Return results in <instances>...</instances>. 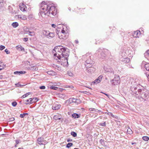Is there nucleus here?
<instances>
[{
    "label": "nucleus",
    "instance_id": "1",
    "mask_svg": "<svg viewBox=\"0 0 149 149\" xmlns=\"http://www.w3.org/2000/svg\"><path fill=\"white\" fill-rule=\"evenodd\" d=\"M68 49L64 47L61 46H56L54 50L56 52L54 54V56L55 57V58L60 60L58 61L61 65L63 66H66L68 65V58L69 56V52Z\"/></svg>",
    "mask_w": 149,
    "mask_h": 149
},
{
    "label": "nucleus",
    "instance_id": "2",
    "mask_svg": "<svg viewBox=\"0 0 149 149\" xmlns=\"http://www.w3.org/2000/svg\"><path fill=\"white\" fill-rule=\"evenodd\" d=\"M131 94L141 101H146L148 98V94L145 88L139 84L135 87H131Z\"/></svg>",
    "mask_w": 149,
    "mask_h": 149
},
{
    "label": "nucleus",
    "instance_id": "3",
    "mask_svg": "<svg viewBox=\"0 0 149 149\" xmlns=\"http://www.w3.org/2000/svg\"><path fill=\"white\" fill-rule=\"evenodd\" d=\"M40 13L42 17L46 15L51 17L56 14L57 10L55 6L51 4H47L45 1L42 2L40 4Z\"/></svg>",
    "mask_w": 149,
    "mask_h": 149
},
{
    "label": "nucleus",
    "instance_id": "4",
    "mask_svg": "<svg viewBox=\"0 0 149 149\" xmlns=\"http://www.w3.org/2000/svg\"><path fill=\"white\" fill-rule=\"evenodd\" d=\"M96 53L98 54L99 58L102 59H104L107 56L110 54V52L107 49H104L103 51L99 48L96 52Z\"/></svg>",
    "mask_w": 149,
    "mask_h": 149
},
{
    "label": "nucleus",
    "instance_id": "5",
    "mask_svg": "<svg viewBox=\"0 0 149 149\" xmlns=\"http://www.w3.org/2000/svg\"><path fill=\"white\" fill-rule=\"evenodd\" d=\"M85 56L86 57L87 59L86 61V64H85V65L86 68H91L93 66L92 64L94 63V61L91 59V56L90 54H86L85 56H83V57H84Z\"/></svg>",
    "mask_w": 149,
    "mask_h": 149
},
{
    "label": "nucleus",
    "instance_id": "6",
    "mask_svg": "<svg viewBox=\"0 0 149 149\" xmlns=\"http://www.w3.org/2000/svg\"><path fill=\"white\" fill-rule=\"evenodd\" d=\"M120 79L118 75H116L114 78L111 80V82L113 85H117L120 83Z\"/></svg>",
    "mask_w": 149,
    "mask_h": 149
},
{
    "label": "nucleus",
    "instance_id": "7",
    "mask_svg": "<svg viewBox=\"0 0 149 149\" xmlns=\"http://www.w3.org/2000/svg\"><path fill=\"white\" fill-rule=\"evenodd\" d=\"M37 142L40 145H45L47 143L46 141L44 139L41 137L37 139Z\"/></svg>",
    "mask_w": 149,
    "mask_h": 149
},
{
    "label": "nucleus",
    "instance_id": "8",
    "mask_svg": "<svg viewBox=\"0 0 149 149\" xmlns=\"http://www.w3.org/2000/svg\"><path fill=\"white\" fill-rule=\"evenodd\" d=\"M60 39H65L67 38L68 35V33H63V34H60L57 33Z\"/></svg>",
    "mask_w": 149,
    "mask_h": 149
},
{
    "label": "nucleus",
    "instance_id": "9",
    "mask_svg": "<svg viewBox=\"0 0 149 149\" xmlns=\"http://www.w3.org/2000/svg\"><path fill=\"white\" fill-rule=\"evenodd\" d=\"M132 36L134 38H139L140 35L141 33L139 31H134L132 33Z\"/></svg>",
    "mask_w": 149,
    "mask_h": 149
},
{
    "label": "nucleus",
    "instance_id": "10",
    "mask_svg": "<svg viewBox=\"0 0 149 149\" xmlns=\"http://www.w3.org/2000/svg\"><path fill=\"white\" fill-rule=\"evenodd\" d=\"M102 77V75L100 76L96 79L94 80L92 82L93 83L97 84L99 83H100L101 81Z\"/></svg>",
    "mask_w": 149,
    "mask_h": 149
},
{
    "label": "nucleus",
    "instance_id": "11",
    "mask_svg": "<svg viewBox=\"0 0 149 149\" xmlns=\"http://www.w3.org/2000/svg\"><path fill=\"white\" fill-rule=\"evenodd\" d=\"M60 104H57L56 103H54L52 107V109L53 110H58L61 107Z\"/></svg>",
    "mask_w": 149,
    "mask_h": 149
},
{
    "label": "nucleus",
    "instance_id": "12",
    "mask_svg": "<svg viewBox=\"0 0 149 149\" xmlns=\"http://www.w3.org/2000/svg\"><path fill=\"white\" fill-rule=\"evenodd\" d=\"M121 61H123L124 63H129L130 61V59L128 57L123 58L121 59Z\"/></svg>",
    "mask_w": 149,
    "mask_h": 149
},
{
    "label": "nucleus",
    "instance_id": "13",
    "mask_svg": "<svg viewBox=\"0 0 149 149\" xmlns=\"http://www.w3.org/2000/svg\"><path fill=\"white\" fill-rule=\"evenodd\" d=\"M75 100V98H70L68 100L66 101V102L67 103L69 104L72 103H74V101Z\"/></svg>",
    "mask_w": 149,
    "mask_h": 149
},
{
    "label": "nucleus",
    "instance_id": "14",
    "mask_svg": "<svg viewBox=\"0 0 149 149\" xmlns=\"http://www.w3.org/2000/svg\"><path fill=\"white\" fill-rule=\"evenodd\" d=\"M20 8L21 10L22 11L24 12L26 11V7L25 5L23 4V3L20 6Z\"/></svg>",
    "mask_w": 149,
    "mask_h": 149
},
{
    "label": "nucleus",
    "instance_id": "15",
    "mask_svg": "<svg viewBox=\"0 0 149 149\" xmlns=\"http://www.w3.org/2000/svg\"><path fill=\"white\" fill-rule=\"evenodd\" d=\"M17 17H18V18H20L22 20H24L26 19V16L24 15H17Z\"/></svg>",
    "mask_w": 149,
    "mask_h": 149
},
{
    "label": "nucleus",
    "instance_id": "16",
    "mask_svg": "<svg viewBox=\"0 0 149 149\" xmlns=\"http://www.w3.org/2000/svg\"><path fill=\"white\" fill-rule=\"evenodd\" d=\"M26 73V72L24 71H16L14 72V74L17 75H20L21 74H24Z\"/></svg>",
    "mask_w": 149,
    "mask_h": 149
},
{
    "label": "nucleus",
    "instance_id": "17",
    "mask_svg": "<svg viewBox=\"0 0 149 149\" xmlns=\"http://www.w3.org/2000/svg\"><path fill=\"white\" fill-rule=\"evenodd\" d=\"M45 35L51 38H53L55 36L54 34L53 33H47L46 32V33H45Z\"/></svg>",
    "mask_w": 149,
    "mask_h": 149
},
{
    "label": "nucleus",
    "instance_id": "18",
    "mask_svg": "<svg viewBox=\"0 0 149 149\" xmlns=\"http://www.w3.org/2000/svg\"><path fill=\"white\" fill-rule=\"evenodd\" d=\"M145 57L149 60V50H147L144 54Z\"/></svg>",
    "mask_w": 149,
    "mask_h": 149
},
{
    "label": "nucleus",
    "instance_id": "19",
    "mask_svg": "<svg viewBox=\"0 0 149 149\" xmlns=\"http://www.w3.org/2000/svg\"><path fill=\"white\" fill-rule=\"evenodd\" d=\"M126 130H127V132L128 134H132L133 133V132L131 130V129L128 127H125Z\"/></svg>",
    "mask_w": 149,
    "mask_h": 149
},
{
    "label": "nucleus",
    "instance_id": "20",
    "mask_svg": "<svg viewBox=\"0 0 149 149\" xmlns=\"http://www.w3.org/2000/svg\"><path fill=\"white\" fill-rule=\"evenodd\" d=\"M72 116L74 118H79V115L76 113H74L72 115Z\"/></svg>",
    "mask_w": 149,
    "mask_h": 149
},
{
    "label": "nucleus",
    "instance_id": "21",
    "mask_svg": "<svg viewBox=\"0 0 149 149\" xmlns=\"http://www.w3.org/2000/svg\"><path fill=\"white\" fill-rule=\"evenodd\" d=\"M12 25L14 27L16 28L18 26V24L17 22H14L12 24Z\"/></svg>",
    "mask_w": 149,
    "mask_h": 149
},
{
    "label": "nucleus",
    "instance_id": "22",
    "mask_svg": "<svg viewBox=\"0 0 149 149\" xmlns=\"http://www.w3.org/2000/svg\"><path fill=\"white\" fill-rule=\"evenodd\" d=\"M74 102L75 103H80L81 102V100L79 99L75 98V100L74 101Z\"/></svg>",
    "mask_w": 149,
    "mask_h": 149
},
{
    "label": "nucleus",
    "instance_id": "23",
    "mask_svg": "<svg viewBox=\"0 0 149 149\" xmlns=\"http://www.w3.org/2000/svg\"><path fill=\"white\" fill-rule=\"evenodd\" d=\"M145 68L147 70L149 71V63H147L145 65Z\"/></svg>",
    "mask_w": 149,
    "mask_h": 149
},
{
    "label": "nucleus",
    "instance_id": "24",
    "mask_svg": "<svg viewBox=\"0 0 149 149\" xmlns=\"http://www.w3.org/2000/svg\"><path fill=\"white\" fill-rule=\"evenodd\" d=\"M142 139L145 141H147L149 140V137L147 136H143L142 137Z\"/></svg>",
    "mask_w": 149,
    "mask_h": 149
},
{
    "label": "nucleus",
    "instance_id": "25",
    "mask_svg": "<svg viewBox=\"0 0 149 149\" xmlns=\"http://www.w3.org/2000/svg\"><path fill=\"white\" fill-rule=\"evenodd\" d=\"M30 93H30V92L27 93L25 94H24V95H23L21 97V98L22 99L26 97L27 96L29 95L30 94Z\"/></svg>",
    "mask_w": 149,
    "mask_h": 149
},
{
    "label": "nucleus",
    "instance_id": "26",
    "mask_svg": "<svg viewBox=\"0 0 149 149\" xmlns=\"http://www.w3.org/2000/svg\"><path fill=\"white\" fill-rule=\"evenodd\" d=\"M4 5V3L3 0H0V8L3 7Z\"/></svg>",
    "mask_w": 149,
    "mask_h": 149
},
{
    "label": "nucleus",
    "instance_id": "27",
    "mask_svg": "<svg viewBox=\"0 0 149 149\" xmlns=\"http://www.w3.org/2000/svg\"><path fill=\"white\" fill-rule=\"evenodd\" d=\"M89 110L90 111H94L96 112H97L98 111H100L98 110V109L92 108H90L89 109Z\"/></svg>",
    "mask_w": 149,
    "mask_h": 149
},
{
    "label": "nucleus",
    "instance_id": "28",
    "mask_svg": "<svg viewBox=\"0 0 149 149\" xmlns=\"http://www.w3.org/2000/svg\"><path fill=\"white\" fill-rule=\"evenodd\" d=\"M54 119L55 120H57L58 119V120H60L61 119V118L59 117V116H54Z\"/></svg>",
    "mask_w": 149,
    "mask_h": 149
},
{
    "label": "nucleus",
    "instance_id": "29",
    "mask_svg": "<svg viewBox=\"0 0 149 149\" xmlns=\"http://www.w3.org/2000/svg\"><path fill=\"white\" fill-rule=\"evenodd\" d=\"M28 31L29 33V35L31 36H33L35 35V33L34 32H31L29 31Z\"/></svg>",
    "mask_w": 149,
    "mask_h": 149
},
{
    "label": "nucleus",
    "instance_id": "30",
    "mask_svg": "<svg viewBox=\"0 0 149 149\" xmlns=\"http://www.w3.org/2000/svg\"><path fill=\"white\" fill-rule=\"evenodd\" d=\"M71 134L74 137H76L77 136V133L74 132H72L71 133Z\"/></svg>",
    "mask_w": 149,
    "mask_h": 149
},
{
    "label": "nucleus",
    "instance_id": "31",
    "mask_svg": "<svg viewBox=\"0 0 149 149\" xmlns=\"http://www.w3.org/2000/svg\"><path fill=\"white\" fill-rule=\"evenodd\" d=\"M47 73L49 75H53L54 74V72L52 71H49L47 72Z\"/></svg>",
    "mask_w": 149,
    "mask_h": 149
},
{
    "label": "nucleus",
    "instance_id": "32",
    "mask_svg": "<svg viewBox=\"0 0 149 149\" xmlns=\"http://www.w3.org/2000/svg\"><path fill=\"white\" fill-rule=\"evenodd\" d=\"M28 114L27 113H24L22 114H20V117L21 118H24L25 116L26 115H28Z\"/></svg>",
    "mask_w": 149,
    "mask_h": 149
},
{
    "label": "nucleus",
    "instance_id": "33",
    "mask_svg": "<svg viewBox=\"0 0 149 149\" xmlns=\"http://www.w3.org/2000/svg\"><path fill=\"white\" fill-rule=\"evenodd\" d=\"M73 145V143H69L67 145L66 147L68 148H69L72 146Z\"/></svg>",
    "mask_w": 149,
    "mask_h": 149
},
{
    "label": "nucleus",
    "instance_id": "34",
    "mask_svg": "<svg viewBox=\"0 0 149 149\" xmlns=\"http://www.w3.org/2000/svg\"><path fill=\"white\" fill-rule=\"evenodd\" d=\"M99 125L102 127H105L106 126V123L104 122L103 123H99Z\"/></svg>",
    "mask_w": 149,
    "mask_h": 149
},
{
    "label": "nucleus",
    "instance_id": "35",
    "mask_svg": "<svg viewBox=\"0 0 149 149\" xmlns=\"http://www.w3.org/2000/svg\"><path fill=\"white\" fill-rule=\"evenodd\" d=\"M68 75L70 77H72L73 76L74 74L72 73L70 71H68Z\"/></svg>",
    "mask_w": 149,
    "mask_h": 149
},
{
    "label": "nucleus",
    "instance_id": "36",
    "mask_svg": "<svg viewBox=\"0 0 149 149\" xmlns=\"http://www.w3.org/2000/svg\"><path fill=\"white\" fill-rule=\"evenodd\" d=\"M24 103L26 104H30L29 99L26 100L24 101Z\"/></svg>",
    "mask_w": 149,
    "mask_h": 149
},
{
    "label": "nucleus",
    "instance_id": "37",
    "mask_svg": "<svg viewBox=\"0 0 149 149\" xmlns=\"http://www.w3.org/2000/svg\"><path fill=\"white\" fill-rule=\"evenodd\" d=\"M50 88L51 89L54 90H56L58 89V87L54 86H51Z\"/></svg>",
    "mask_w": 149,
    "mask_h": 149
},
{
    "label": "nucleus",
    "instance_id": "38",
    "mask_svg": "<svg viewBox=\"0 0 149 149\" xmlns=\"http://www.w3.org/2000/svg\"><path fill=\"white\" fill-rule=\"evenodd\" d=\"M17 104V102H13L12 103V105L14 107H15Z\"/></svg>",
    "mask_w": 149,
    "mask_h": 149
},
{
    "label": "nucleus",
    "instance_id": "39",
    "mask_svg": "<svg viewBox=\"0 0 149 149\" xmlns=\"http://www.w3.org/2000/svg\"><path fill=\"white\" fill-rule=\"evenodd\" d=\"M100 142L102 145L104 146L105 145V143L104 142V140L101 139L100 140Z\"/></svg>",
    "mask_w": 149,
    "mask_h": 149
},
{
    "label": "nucleus",
    "instance_id": "40",
    "mask_svg": "<svg viewBox=\"0 0 149 149\" xmlns=\"http://www.w3.org/2000/svg\"><path fill=\"white\" fill-rule=\"evenodd\" d=\"M30 104L33 103V102L34 99L32 98H30L29 99Z\"/></svg>",
    "mask_w": 149,
    "mask_h": 149
},
{
    "label": "nucleus",
    "instance_id": "41",
    "mask_svg": "<svg viewBox=\"0 0 149 149\" xmlns=\"http://www.w3.org/2000/svg\"><path fill=\"white\" fill-rule=\"evenodd\" d=\"M105 113H107V114L108 115H111L112 117L114 118V116L111 113L109 112L107 113L106 112Z\"/></svg>",
    "mask_w": 149,
    "mask_h": 149
},
{
    "label": "nucleus",
    "instance_id": "42",
    "mask_svg": "<svg viewBox=\"0 0 149 149\" xmlns=\"http://www.w3.org/2000/svg\"><path fill=\"white\" fill-rule=\"evenodd\" d=\"M5 46L3 45H0V50H2L4 49L5 48Z\"/></svg>",
    "mask_w": 149,
    "mask_h": 149
},
{
    "label": "nucleus",
    "instance_id": "43",
    "mask_svg": "<svg viewBox=\"0 0 149 149\" xmlns=\"http://www.w3.org/2000/svg\"><path fill=\"white\" fill-rule=\"evenodd\" d=\"M22 47V46L20 45H18L16 47V48L17 49L20 51V50Z\"/></svg>",
    "mask_w": 149,
    "mask_h": 149
},
{
    "label": "nucleus",
    "instance_id": "44",
    "mask_svg": "<svg viewBox=\"0 0 149 149\" xmlns=\"http://www.w3.org/2000/svg\"><path fill=\"white\" fill-rule=\"evenodd\" d=\"M65 88H73L74 87L72 86H65Z\"/></svg>",
    "mask_w": 149,
    "mask_h": 149
},
{
    "label": "nucleus",
    "instance_id": "45",
    "mask_svg": "<svg viewBox=\"0 0 149 149\" xmlns=\"http://www.w3.org/2000/svg\"><path fill=\"white\" fill-rule=\"evenodd\" d=\"M15 85L17 86L18 87H22V86H24L23 85H21L19 83L15 84Z\"/></svg>",
    "mask_w": 149,
    "mask_h": 149
},
{
    "label": "nucleus",
    "instance_id": "46",
    "mask_svg": "<svg viewBox=\"0 0 149 149\" xmlns=\"http://www.w3.org/2000/svg\"><path fill=\"white\" fill-rule=\"evenodd\" d=\"M65 33V30L63 29L61 30V32H60L59 33L63 34V33Z\"/></svg>",
    "mask_w": 149,
    "mask_h": 149
},
{
    "label": "nucleus",
    "instance_id": "47",
    "mask_svg": "<svg viewBox=\"0 0 149 149\" xmlns=\"http://www.w3.org/2000/svg\"><path fill=\"white\" fill-rule=\"evenodd\" d=\"M5 52L7 54H9L10 53V52L8 51V50L7 49H6L5 50Z\"/></svg>",
    "mask_w": 149,
    "mask_h": 149
},
{
    "label": "nucleus",
    "instance_id": "48",
    "mask_svg": "<svg viewBox=\"0 0 149 149\" xmlns=\"http://www.w3.org/2000/svg\"><path fill=\"white\" fill-rule=\"evenodd\" d=\"M40 88L41 89H44L45 88V86H42L40 87Z\"/></svg>",
    "mask_w": 149,
    "mask_h": 149
},
{
    "label": "nucleus",
    "instance_id": "49",
    "mask_svg": "<svg viewBox=\"0 0 149 149\" xmlns=\"http://www.w3.org/2000/svg\"><path fill=\"white\" fill-rule=\"evenodd\" d=\"M28 40V38H23V40L25 42H27Z\"/></svg>",
    "mask_w": 149,
    "mask_h": 149
},
{
    "label": "nucleus",
    "instance_id": "50",
    "mask_svg": "<svg viewBox=\"0 0 149 149\" xmlns=\"http://www.w3.org/2000/svg\"><path fill=\"white\" fill-rule=\"evenodd\" d=\"M33 99H34L33 102L38 101V98H33Z\"/></svg>",
    "mask_w": 149,
    "mask_h": 149
},
{
    "label": "nucleus",
    "instance_id": "51",
    "mask_svg": "<svg viewBox=\"0 0 149 149\" xmlns=\"http://www.w3.org/2000/svg\"><path fill=\"white\" fill-rule=\"evenodd\" d=\"M72 141V139H69V138L67 140V141L68 142H70V141L71 142Z\"/></svg>",
    "mask_w": 149,
    "mask_h": 149
},
{
    "label": "nucleus",
    "instance_id": "52",
    "mask_svg": "<svg viewBox=\"0 0 149 149\" xmlns=\"http://www.w3.org/2000/svg\"><path fill=\"white\" fill-rule=\"evenodd\" d=\"M15 142L16 145L18 144L19 143V141L18 140H16Z\"/></svg>",
    "mask_w": 149,
    "mask_h": 149
},
{
    "label": "nucleus",
    "instance_id": "53",
    "mask_svg": "<svg viewBox=\"0 0 149 149\" xmlns=\"http://www.w3.org/2000/svg\"><path fill=\"white\" fill-rule=\"evenodd\" d=\"M24 50H25V49H24V48L23 47H21V48L20 50V51H24Z\"/></svg>",
    "mask_w": 149,
    "mask_h": 149
},
{
    "label": "nucleus",
    "instance_id": "54",
    "mask_svg": "<svg viewBox=\"0 0 149 149\" xmlns=\"http://www.w3.org/2000/svg\"><path fill=\"white\" fill-rule=\"evenodd\" d=\"M101 93H102L104 94L105 95H106L109 98V95L108 94H106L105 93H103L102 92H101Z\"/></svg>",
    "mask_w": 149,
    "mask_h": 149
},
{
    "label": "nucleus",
    "instance_id": "55",
    "mask_svg": "<svg viewBox=\"0 0 149 149\" xmlns=\"http://www.w3.org/2000/svg\"><path fill=\"white\" fill-rule=\"evenodd\" d=\"M52 27L54 28H55V27H56V25L54 24H52Z\"/></svg>",
    "mask_w": 149,
    "mask_h": 149
},
{
    "label": "nucleus",
    "instance_id": "56",
    "mask_svg": "<svg viewBox=\"0 0 149 149\" xmlns=\"http://www.w3.org/2000/svg\"><path fill=\"white\" fill-rule=\"evenodd\" d=\"M15 120V119L14 118H12L10 119V120L11 121H13Z\"/></svg>",
    "mask_w": 149,
    "mask_h": 149
},
{
    "label": "nucleus",
    "instance_id": "57",
    "mask_svg": "<svg viewBox=\"0 0 149 149\" xmlns=\"http://www.w3.org/2000/svg\"><path fill=\"white\" fill-rule=\"evenodd\" d=\"M25 31H26V32H28V31H29V29H27V28H26V30H25Z\"/></svg>",
    "mask_w": 149,
    "mask_h": 149
},
{
    "label": "nucleus",
    "instance_id": "58",
    "mask_svg": "<svg viewBox=\"0 0 149 149\" xmlns=\"http://www.w3.org/2000/svg\"><path fill=\"white\" fill-rule=\"evenodd\" d=\"M2 76L1 75H0V79H2Z\"/></svg>",
    "mask_w": 149,
    "mask_h": 149
},
{
    "label": "nucleus",
    "instance_id": "59",
    "mask_svg": "<svg viewBox=\"0 0 149 149\" xmlns=\"http://www.w3.org/2000/svg\"><path fill=\"white\" fill-rule=\"evenodd\" d=\"M136 144V143H135V142H134V143H132V145H133V144Z\"/></svg>",
    "mask_w": 149,
    "mask_h": 149
},
{
    "label": "nucleus",
    "instance_id": "60",
    "mask_svg": "<svg viewBox=\"0 0 149 149\" xmlns=\"http://www.w3.org/2000/svg\"><path fill=\"white\" fill-rule=\"evenodd\" d=\"M76 42L77 43H78V41L76 40Z\"/></svg>",
    "mask_w": 149,
    "mask_h": 149
},
{
    "label": "nucleus",
    "instance_id": "61",
    "mask_svg": "<svg viewBox=\"0 0 149 149\" xmlns=\"http://www.w3.org/2000/svg\"><path fill=\"white\" fill-rule=\"evenodd\" d=\"M18 149H23V148H18Z\"/></svg>",
    "mask_w": 149,
    "mask_h": 149
},
{
    "label": "nucleus",
    "instance_id": "62",
    "mask_svg": "<svg viewBox=\"0 0 149 149\" xmlns=\"http://www.w3.org/2000/svg\"><path fill=\"white\" fill-rule=\"evenodd\" d=\"M74 149H79L78 148H74Z\"/></svg>",
    "mask_w": 149,
    "mask_h": 149
},
{
    "label": "nucleus",
    "instance_id": "63",
    "mask_svg": "<svg viewBox=\"0 0 149 149\" xmlns=\"http://www.w3.org/2000/svg\"><path fill=\"white\" fill-rule=\"evenodd\" d=\"M34 69H35V70H37V69L36 68H34Z\"/></svg>",
    "mask_w": 149,
    "mask_h": 149
},
{
    "label": "nucleus",
    "instance_id": "64",
    "mask_svg": "<svg viewBox=\"0 0 149 149\" xmlns=\"http://www.w3.org/2000/svg\"><path fill=\"white\" fill-rule=\"evenodd\" d=\"M17 145L16 144L15 146V147H17Z\"/></svg>",
    "mask_w": 149,
    "mask_h": 149
}]
</instances>
